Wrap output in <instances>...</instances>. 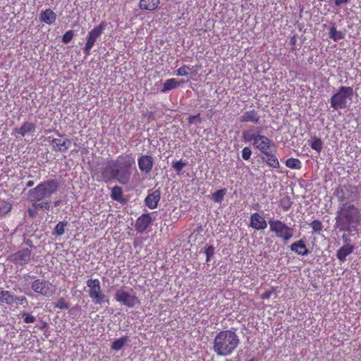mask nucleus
Masks as SVG:
<instances>
[{"label":"nucleus","instance_id":"f257e3e1","mask_svg":"<svg viewBox=\"0 0 361 361\" xmlns=\"http://www.w3.org/2000/svg\"><path fill=\"white\" fill-rule=\"evenodd\" d=\"M135 164L130 154H122L102 168V179L106 182L116 180L121 184L126 185L130 181L133 170L135 168Z\"/></svg>","mask_w":361,"mask_h":361},{"label":"nucleus","instance_id":"f03ea898","mask_svg":"<svg viewBox=\"0 0 361 361\" xmlns=\"http://www.w3.org/2000/svg\"><path fill=\"white\" fill-rule=\"evenodd\" d=\"M239 344L240 339L235 331L223 330L216 335L213 350L219 356H228L236 350Z\"/></svg>","mask_w":361,"mask_h":361},{"label":"nucleus","instance_id":"7ed1b4c3","mask_svg":"<svg viewBox=\"0 0 361 361\" xmlns=\"http://www.w3.org/2000/svg\"><path fill=\"white\" fill-rule=\"evenodd\" d=\"M360 219L359 209L354 204L343 203L337 212L336 222L348 231L352 224L357 223Z\"/></svg>","mask_w":361,"mask_h":361},{"label":"nucleus","instance_id":"20e7f679","mask_svg":"<svg viewBox=\"0 0 361 361\" xmlns=\"http://www.w3.org/2000/svg\"><path fill=\"white\" fill-rule=\"evenodd\" d=\"M59 183L55 180L44 181L28 192V197L31 202H39L49 197L59 188Z\"/></svg>","mask_w":361,"mask_h":361},{"label":"nucleus","instance_id":"39448f33","mask_svg":"<svg viewBox=\"0 0 361 361\" xmlns=\"http://www.w3.org/2000/svg\"><path fill=\"white\" fill-rule=\"evenodd\" d=\"M353 96V89L349 86H341L330 99L331 106L334 110L343 109L347 106L348 100Z\"/></svg>","mask_w":361,"mask_h":361},{"label":"nucleus","instance_id":"423d86ee","mask_svg":"<svg viewBox=\"0 0 361 361\" xmlns=\"http://www.w3.org/2000/svg\"><path fill=\"white\" fill-rule=\"evenodd\" d=\"M269 231L274 233L278 238L283 240L284 243H288L293 236L294 229L279 219H269Z\"/></svg>","mask_w":361,"mask_h":361},{"label":"nucleus","instance_id":"0eeeda50","mask_svg":"<svg viewBox=\"0 0 361 361\" xmlns=\"http://www.w3.org/2000/svg\"><path fill=\"white\" fill-rule=\"evenodd\" d=\"M87 286L89 288V297L94 304L102 305L104 302L109 303V298L102 292L101 283L98 279H88L87 281Z\"/></svg>","mask_w":361,"mask_h":361},{"label":"nucleus","instance_id":"6e6552de","mask_svg":"<svg viewBox=\"0 0 361 361\" xmlns=\"http://www.w3.org/2000/svg\"><path fill=\"white\" fill-rule=\"evenodd\" d=\"M29 247L22 248L18 251L13 253L8 257V259L18 266H25L31 261L32 250L35 247L32 245L31 240H27L25 243Z\"/></svg>","mask_w":361,"mask_h":361},{"label":"nucleus","instance_id":"1a4fd4ad","mask_svg":"<svg viewBox=\"0 0 361 361\" xmlns=\"http://www.w3.org/2000/svg\"><path fill=\"white\" fill-rule=\"evenodd\" d=\"M106 23L104 21H102L88 32L86 38V43L82 49L83 53L85 56H89L90 54L91 49L94 46L97 39L102 35L103 31L106 28Z\"/></svg>","mask_w":361,"mask_h":361},{"label":"nucleus","instance_id":"9d476101","mask_svg":"<svg viewBox=\"0 0 361 361\" xmlns=\"http://www.w3.org/2000/svg\"><path fill=\"white\" fill-rule=\"evenodd\" d=\"M31 288L34 292L45 297H51L54 293L51 283L44 279L35 280L31 284Z\"/></svg>","mask_w":361,"mask_h":361},{"label":"nucleus","instance_id":"9b49d317","mask_svg":"<svg viewBox=\"0 0 361 361\" xmlns=\"http://www.w3.org/2000/svg\"><path fill=\"white\" fill-rule=\"evenodd\" d=\"M116 301L122 303L127 307L132 308L140 303L139 298L135 295H130L128 292L122 288L118 289L114 295Z\"/></svg>","mask_w":361,"mask_h":361},{"label":"nucleus","instance_id":"f8f14e48","mask_svg":"<svg viewBox=\"0 0 361 361\" xmlns=\"http://www.w3.org/2000/svg\"><path fill=\"white\" fill-rule=\"evenodd\" d=\"M252 145L262 154H267L272 148L275 149L273 141L265 135L257 134Z\"/></svg>","mask_w":361,"mask_h":361},{"label":"nucleus","instance_id":"ddd939ff","mask_svg":"<svg viewBox=\"0 0 361 361\" xmlns=\"http://www.w3.org/2000/svg\"><path fill=\"white\" fill-rule=\"evenodd\" d=\"M153 219L149 213L140 216L135 224V229L137 233H142L152 224Z\"/></svg>","mask_w":361,"mask_h":361},{"label":"nucleus","instance_id":"4468645a","mask_svg":"<svg viewBox=\"0 0 361 361\" xmlns=\"http://www.w3.org/2000/svg\"><path fill=\"white\" fill-rule=\"evenodd\" d=\"M50 145L55 152H66L71 145V140L68 138H53Z\"/></svg>","mask_w":361,"mask_h":361},{"label":"nucleus","instance_id":"2eb2a0df","mask_svg":"<svg viewBox=\"0 0 361 361\" xmlns=\"http://www.w3.org/2000/svg\"><path fill=\"white\" fill-rule=\"evenodd\" d=\"M137 164L140 171L147 174L152 170L154 166V160L152 156L141 155L137 159Z\"/></svg>","mask_w":361,"mask_h":361},{"label":"nucleus","instance_id":"dca6fc26","mask_svg":"<svg viewBox=\"0 0 361 361\" xmlns=\"http://www.w3.org/2000/svg\"><path fill=\"white\" fill-rule=\"evenodd\" d=\"M250 226L257 231L264 230L267 227V223L262 216L255 212L250 216Z\"/></svg>","mask_w":361,"mask_h":361},{"label":"nucleus","instance_id":"f3484780","mask_svg":"<svg viewBox=\"0 0 361 361\" xmlns=\"http://www.w3.org/2000/svg\"><path fill=\"white\" fill-rule=\"evenodd\" d=\"M36 130V124L32 122L24 121L18 128H16L13 132L21 137L30 135Z\"/></svg>","mask_w":361,"mask_h":361},{"label":"nucleus","instance_id":"a211bd4d","mask_svg":"<svg viewBox=\"0 0 361 361\" xmlns=\"http://www.w3.org/2000/svg\"><path fill=\"white\" fill-rule=\"evenodd\" d=\"M239 121L257 124L260 121V116L255 109L246 111L239 117Z\"/></svg>","mask_w":361,"mask_h":361},{"label":"nucleus","instance_id":"6ab92c4d","mask_svg":"<svg viewBox=\"0 0 361 361\" xmlns=\"http://www.w3.org/2000/svg\"><path fill=\"white\" fill-rule=\"evenodd\" d=\"M160 197V191L159 190H154L146 197L145 200V204L151 209L157 208Z\"/></svg>","mask_w":361,"mask_h":361},{"label":"nucleus","instance_id":"aec40b11","mask_svg":"<svg viewBox=\"0 0 361 361\" xmlns=\"http://www.w3.org/2000/svg\"><path fill=\"white\" fill-rule=\"evenodd\" d=\"M354 250V245L350 243L344 244L337 250L336 257L340 262H343L346 260L347 256L353 253Z\"/></svg>","mask_w":361,"mask_h":361},{"label":"nucleus","instance_id":"412c9836","mask_svg":"<svg viewBox=\"0 0 361 361\" xmlns=\"http://www.w3.org/2000/svg\"><path fill=\"white\" fill-rule=\"evenodd\" d=\"M290 250L299 255L306 256L309 254L305 240H299L290 245Z\"/></svg>","mask_w":361,"mask_h":361},{"label":"nucleus","instance_id":"4be33fe9","mask_svg":"<svg viewBox=\"0 0 361 361\" xmlns=\"http://www.w3.org/2000/svg\"><path fill=\"white\" fill-rule=\"evenodd\" d=\"M160 4V0H140L138 6L142 11H154Z\"/></svg>","mask_w":361,"mask_h":361},{"label":"nucleus","instance_id":"5701e85b","mask_svg":"<svg viewBox=\"0 0 361 361\" xmlns=\"http://www.w3.org/2000/svg\"><path fill=\"white\" fill-rule=\"evenodd\" d=\"M56 14L50 8L42 11L39 16V20L48 25H51L55 22Z\"/></svg>","mask_w":361,"mask_h":361},{"label":"nucleus","instance_id":"b1692460","mask_svg":"<svg viewBox=\"0 0 361 361\" xmlns=\"http://www.w3.org/2000/svg\"><path fill=\"white\" fill-rule=\"evenodd\" d=\"M257 130V133L259 132V128H255L254 126L250 127L247 130H244L242 133V137L245 142H252L256 139L257 134L255 133V131Z\"/></svg>","mask_w":361,"mask_h":361},{"label":"nucleus","instance_id":"393cba45","mask_svg":"<svg viewBox=\"0 0 361 361\" xmlns=\"http://www.w3.org/2000/svg\"><path fill=\"white\" fill-rule=\"evenodd\" d=\"M267 159L264 160L266 164L273 169H279L280 163L278 158L276 157L274 153H272V150L267 152V154H264Z\"/></svg>","mask_w":361,"mask_h":361},{"label":"nucleus","instance_id":"a878e982","mask_svg":"<svg viewBox=\"0 0 361 361\" xmlns=\"http://www.w3.org/2000/svg\"><path fill=\"white\" fill-rule=\"evenodd\" d=\"M129 341V337L128 336H122L115 340L111 345V348L114 350H120L124 345Z\"/></svg>","mask_w":361,"mask_h":361},{"label":"nucleus","instance_id":"bb28decb","mask_svg":"<svg viewBox=\"0 0 361 361\" xmlns=\"http://www.w3.org/2000/svg\"><path fill=\"white\" fill-rule=\"evenodd\" d=\"M14 297L10 291L1 290L0 292V301L7 305H12L14 303Z\"/></svg>","mask_w":361,"mask_h":361},{"label":"nucleus","instance_id":"cd10ccee","mask_svg":"<svg viewBox=\"0 0 361 361\" xmlns=\"http://www.w3.org/2000/svg\"><path fill=\"white\" fill-rule=\"evenodd\" d=\"M180 85V82L176 78H170L166 80L164 83L162 92L170 91L173 89L178 87Z\"/></svg>","mask_w":361,"mask_h":361},{"label":"nucleus","instance_id":"c85d7f7f","mask_svg":"<svg viewBox=\"0 0 361 361\" xmlns=\"http://www.w3.org/2000/svg\"><path fill=\"white\" fill-rule=\"evenodd\" d=\"M12 204L4 200H0V219L9 214L12 209Z\"/></svg>","mask_w":361,"mask_h":361},{"label":"nucleus","instance_id":"c756f323","mask_svg":"<svg viewBox=\"0 0 361 361\" xmlns=\"http://www.w3.org/2000/svg\"><path fill=\"white\" fill-rule=\"evenodd\" d=\"M285 165L291 169L299 170L302 168V162L297 158H289L286 159Z\"/></svg>","mask_w":361,"mask_h":361},{"label":"nucleus","instance_id":"7c9ffc66","mask_svg":"<svg viewBox=\"0 0 361 361\" xmlns=\"http://www.w3.org/2000/svg\"><path fill=\"white\" fill-rule=\"evenodd\" d=\"M293 204V202L289 196L285 195L279 201V206L284 211H288Z\"/></svg>","mask_w":361,"mask_h":361},{"label":"nucleus","instance_id":"2f4dec72","mask_svg":"<svg viewBox=\"0 0 361 361\" xmlns=\"http://www.w3.org/2000/svg\"><path fill=\"white\" fill-rule=\"evenodd\" d=\"M329 34V37L334 42H338L344 38V34L341 31L337 30L335 26L330 27Z\"/></svg>","mask_w":361,"mask_h":361},{"label":"nucleus","instance_id":"473e14b6","mask_svg":"<svg viewBox=\"0 0 361 361\" xmlns=\"http://www.w3.org/2000/svg\"><path fill=\"white\" fill-rule=\"evenodd\" d=\"M111 197L114 200L121 202L123 200V191L121 187L114 186L111 189Z\"/></svg>","mask_w":361,"mask_h":361},{"label":"nucleus","instance_id":"72a5a7b5","mask_svg":"<svg viewBox=\"0 0 361 361\" xmlns=\"http://www.w3.org/2000/svg\"><path fill=\"white\" fill-rule=\"evenodd\" d=\"M226 189H225V188L220 189L212 195V198L215 202L221 203L223 201L224 197L226 195Z\"/></svg>","mask_w":361,"mask_h":361},{"label":"nucleus","instance_id":"f704fd0d","mask_svg":"<svg viewBox=\"0 0 361 361\" xmlns=\"http://www.w3.org/2000/svg\"><path fill=\"white\" fill-rule=\"evenodd\" d=\"M68 222L67 221H60L59 222L55 228L54 233L57 235H61L64 233L65 231V227L67 226Z\"/></svg>","mask_w":361,"mask_h":361},{"label":"nucleus","instance_id":"c9c22d12","mask_svg":"<svg viewBox=\"0 0 361 361\" xmlns=\"http://www.w3.org/2000/svg\"><path fill=\"white\" fill-rule=\"evenodd\" d=\"M322 141L320 138L315 137L313 142L311 143L310 146L312 149L317 151L318 153H320L322 149Z\"/></svg>","mask_w":361,"mask_h":361},{"label":"nucleus","instance_id":"e433bc0d","mask_svg":"<svg viewBox=\"0 0 361 361\" xmlns=\"http://www.w3.org/2000/svg\"><path fill=\"white\" fill-rule=\"evenodd\" d=\"M334 195L338 198L339 202H343L345 199V192L342 186H338L334 191Z\"/></svg>","mask_w":361,"mask_h":361},{"label":"nucleus","instance_id":"4c0bfd02","mask_svg":"<svg viewBox=\"0 0 361 361\" xmlns=\"http://www.w3.org/2000/svg\"><path fill=\"white\" fill-rule=\"evenodd\" d=\"M186 165L187 163L183 161L181 159L179 161H173L172 163L173 169L178 173L180 172Z\"/></svg>","mask_w":361,"mask_h":361},{"label":"nucleus","instance_id":"58836bf2","mask_svg":"<svg viewBox=\"0 0 361 361\" xmlns=\"http://www.w3.org/2000/svg\"><path fill=\"white\" fill-rule=\"evenodd\" d=\"M192 68H190L189 66L186 65H183L181 67H180L176 73V75L178 76H188V70H192Z\"/></svg>","mask_w":361,"mask_h":361},{"label":"nucleus","instance_id":"ea45409f","mask_svg":"<svg viewBox=\"0 0 361 361\" xmlns=\"http://www.w3.org/2000/svg\"><path fill=\"white\" fill-rule=\"evenodd\" d=\"M20 315H21V317L23 318L24 322L26 324L33 323L36 320L35 317L33 315H32L26 312H22L20 314Z\"/></svg>","mask_w":361,"mask_h":361},{"label":"nucleus","instance_id":"a19ab883","mask_svg":"<svg viewBox=\"0 0 361 361\" xmlns=\"http://www.w3.org/2000/svg\"><path fill=\"white\" fill-rule=\"evenodd\" d=\"M310 225L314 232H320L323 228L322 224L319 220H314Z\"/></svg>","mask_w":361,"mask_h":361},{"label":"nucleus","instance_id":"79ce46f5","mask_svg":"<svg viewBox=\"0 0 361 361\" xmlns=\"http://www.w3.org/2000/svg\"><path fill=\"white\" fill-rule=\"evenodd\" d=\"M73 36H74L73 30H71L66 32L65 34L62 37L63 43H64V44L69 43L73 38Z\"/></svg>","mask_w":361,"mask_h":361},{"label":"nucleus","instance_id":"37998d69","mask_svg":"<svg viewBox=\"0 0 361 361\" xmlns=\"http://www.w3.org/2000/svg\"><path fill=\"white\" fill-rule=\"evenodd\" d=\"M55 307L59 308L60 310L68 309L69 305L63 298H61L57 300L56 303L55 304Z\"/></svg>","mask_w":361,"mask_h":361},{"label":"nucleus","instance_id":"c03bdc74","mask_svg":"<svg viewBox=\"0 0 361 361\" xmlns=\"http://www.w3.org/2000/svg\"><path fill=\"white\" fill-rule=\"evenodd\" d=\"M33 206L36 207L37 210L39 209L49 210L50 208V204H49V202H33Z\"/></svg>","mask_w":361,"mask_h":361},{"label":"nucleus","instance_id":"a18cd8bd","mask_svg":"<svg viewBox=\"0 0 361 361\" xmlns=\"http://www.w3.org/2000/svg\"><path fill=\"white\" fill-rule=\"evenodd\" d=\"M252 154V150L248 147H245L242 150V157L244 160H249Z\"/></svg>","mask_w":361,"mask_h":361},{"label":"nucleus","instance_id":"49530a36","mask_svg":"<svg viewBox=\"0 0 361 361\" xmlns=\"http://www.w3.org/2000/svg\"><path fill=\"white\" fill-rule=\"evenodd\" d=\"M204 253L206 255V261L209 262L210 258L214 254V247L213 246H208L206 247Z\"/></svg>","mask_w":361,"mask_h":361},{"label":"nucleus","instance_id":"de8ad7c7","mask_svg":"<svg viewBox=\"0 0 361 361\" xmlns=\"http://www.w3.org/2000/svg\"><path fill=\"white\" fill-rule=\"evenodd\" d=\"M14 302L18 303L21 305L26 306L28 305V301L25 296H16L14 297Z\"/></svg>","mask_w":361,"mask_h":361},{"label":"nucleus","instance_id":"09e8293b","mask_svg":"<svg viewBox=\"0 0 361 361\" xmlns=\"http://www.w3.org/2000/svg\"><path fill=\"white\" fill-rule=\"evenodd\" d=\"M27 213L30 216V217L33 218L37 216V209L36 207L32 206V207H30L27 209Z\"/></svg>","mask_w":361,"mask_h":361},{"label":"nucleus","instance_id":"8fccbe9b","mask_svg":"<svg viewBox=\"0 0 361 361\" xmlns=\"http://www.w3.org/2000/svg\"><path fill=\"white\" fill-rule=\"evenodd\" d=\"M349 2V0H334V6L340 7L343 4H346Z\"/></svg>","mask_w":361,"mask_h":361},{"label":"nucleus","instance_id":"3c124183","mask_svg":"<svg viewBox=\"0 0 361 361\" xmlns=\"http://www.w3.org/2000/svg\"><path fill=\"white\" fill-rule=\"evenodd\" d=\"M272 294V291L271 290H268V291H266L264 292L262 295H261V298L262 300H266V299H269L271 295Z\"/></svg>","mask_w":361,"mask_h":361},{"label":"nucleus","instance_id":"603ef678","mask_svg":"<svg viewBox=\"0 0 361 361\" xmlns=\"http://www.w3.org/2000/svg\"><path fill=\"white\" fill-rule=\"evenodd\" d=\"M342 239H343V241L344 244L349 243L350 241L349 235H347V234H343L342 235Z\"/></svg>","mask_w":361,"mask_h":361},{"label":"nucleus","instance_id":"864d4df0","mask_svg":"<svg viewBox=\"0 0 361 361\" xmlns=\"http://www.w3.org/2000/svg\"><path fill=\"white\" fill-rule=\"evenodd\" d=\"M196 118H200V116L199 114L196 115V116H190L189 118H188V122L190 123H192L195 121V119Z\"/></svg>","mask_w":361,"mask_h":361},{"label":"nucleus","instance_id":"5fc2aeb1","mask_svg":"<svg viewBox=\"0 0 361 361\" xmlns=\"http://www.w3.org/2000/svg\"><path fill=\"white\" fill-rule=\"evenodd\" d=\"M34 185V181L33 180H29L26 183L27 188H31Z\"/></svg>","mask_w":361,"mask_h":361},{"label":"nucleus","instance_id":"6e6d98bb","mask_svg":"<svg viewBox=\"0 0 361 361\" xmlns=\"http://www.w3.org/2000/svg\"><path fill=\"white\" fill-rule=\"evenodd\" d=\"M48 326V324L47 322H43L42 325L39 327V329L42 330Z\"/></svg>","mask_w":361,"mask_h":361},{"label":"nucleus","instance_id":"4d7b16f0","mask_svg":"<svg viewBox=\"0 0 361 361\" xmlns=\"http://www.w3.org/2000/svg\"><path fill=\"white\" fill-rule=\"evenodd\" d=\"M290 42H291V44H295V37H293V38L290 39Z\"/></svg>","mask_w":361,"mask_h":361},{"label":"nucleus","instance_id":"13d9d810","mask_svg":"<svg viewBox=\"0 0 361 361\" xmlns=\"http://www.w3.org/2000/svg\"><path fill=\"white\" fill-rule=\"evenodd\" d=\"M58 204H59L58 202H55V206H57Z\"/></svg>","mask_w":361,"mask_h":361},{"label":"nucleus","instance_id":"bf43d9fd","mask_svg":"<svg viewBox=\"0 0 361 361\" xmlns=\"http://www.w3.org/2000/svg\"><path fill=\"white\" fill-rule=\"evenodd\" d=\"M58 135H59L60 137H63V135H61V134H59V133H58Z\"/></svg>","mask_w":361,"mask_h":361}]
</instances>
